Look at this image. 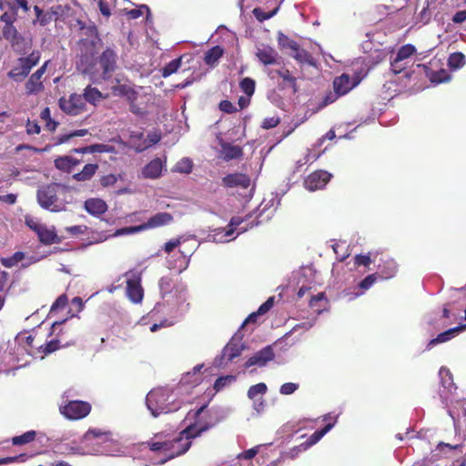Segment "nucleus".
<instances>
[{
	"mask_svg": "<svg viewBox=\"0 0 466 466\" xmlns=\"http://www.w3.org/2000/svg\"><path fill=\"white\" fill-rule=\"evenodd\" d=\"M101 45L102 40L95 25L81 28V37L77 42V46L79 62L84 73L94 75L97 72L95 56L97 54Z\"/></svg>",
	"mask_w": 466,
	"mask_h": 466,
	"instance_id": "obj_1",
	"label": "nucleus"
},
{
	"mask_svg": "<svg viewBox=\"0 0 466 466\" xmlns=\"http://www.w3.org/2000/svg\"><path fill=\"white\" fill-rule=\"evenodd\" d=\"M147 446L152 451H161L166 454V458L161 460L160 464H164L167 461L185 454L191 447L192 441H181L178 435L172 440H151L147 441Z\"/></svg>",
	"mask_w": 466,
	"mask_h": 466,
	"instance_id": "obj_2",
	"label": "nucleus"
},
{
	"mask_svg": "<svg viewBox=\"0 0 466 466\" xmlns=\"http://www.w3.org/2000/svg\"><path fill=\"white\" fill-rule=\"evenodd\" d=\"M63 186L59 183H50L40 187L36 193L37 202L41 208L51 212H59L63 209L59 202L58 193Z\"/></svg>",
	"mask_w": 466,
	"mask_h": 466,
	"instance_id": "obj_3",
	"label": "nucleus"
},
{
	"mask_svg": "<svg viewBox=\"0 0 466 466\" xmlns=\"http://www.w3.org/2000/svg\"><path fill=\"white\" fill-rule=\"evenodd\" d=\"M40 58L41 54L38 50H33L27 56L19 57L7 73L8 77L18 83L24 81L31 69L39 63Z\"/></svg>",
	"mask_w": 466,
	"mask_h": 466,
	"instance_id": "obj_4",
	"label": "nucleus"
},
{
	"mask_svg": "<svg viewBox=\"0 0 466 466\" xmlns=\"http://www.w3.org/2000/svg\"><path fill=\"white\" fill-rule=\"evenodd\" d=\"M117 60L116 52L111 47H106L99 56L95 58L97 72L93 76L98 75L102 80H109L117 68Z\"/></svg>",
	"mask_w": 466,
	"mask_h": 466,
	"instance_id": "obj_5",
	"label": "nucleus"
},
{
	"mask_svg": "<svg viewBox=\"0 0 466 466\" xmlns=\"http://www.w3.org/2000/svg\"><path fill=\"white\" fill-rule=\"evenodd\" d=\"M146 403L154 417L170 411L167 393L164 389L160 388L149 391L146 398Z\"/></svg>",
	"mask_w": 466,
	"mask_h": 466,
	"instance_id": "obj_6",
	"label": "nucleus"
},
{
	"mask_svg": "<svg viewBox=\"0 0 466 466\" xmlns=\"http://www.w3.org/2000/svg\"><path fill=\"white\" fill-rule=\"evenodd\" d=\"M123 276L127 278V297L133 303H140L144 298V289L141 285V271L130 269L127 271Z\"/></svg>",
	"mask_w": 466,
	"mask_h": 466,
	"instance_id": "obj_7",
	"label": "nucleus"
},
{
	"mask_svg": "<svg viewBox=\"0 0 466 466\" xmlns=\"http://www.w3.org/2000/svg\"><path fill=\"white\" fill-rule=\"evenodd\" d=\"M61 413L69 420H80L91 411V405L86 401L71 400L60 407Z\"/></svg>",
	"mask_w": 466,
	"mask_h": 466,
	"instance_id": "obj_8",
	"label": "nucleus"
},
{
	"mask_svg": "<svg viewBox=\"0 0 466 466\" xmlns=\"http://www.w3.org/2000/svg\"><path fill=\"white\" fill-rule=\"evenodd\" d=\"M59 107L70 116H78L86 111L85 98L81 95L71 94L68 98L59 99Z\"/></svg>",
	"mask_w": 466,
	"mask_h": 466,
	"instance_id": "obj_9",
	"label": "nucleus"
},
{
	"mask_svg": "<svg viewBox=\"0 0 466 466\" xmlns=\"http://www.w3.org/2000/svg\"><path fill=\"white\" fill-rule=\"evenodd\" d=\"M331 174L325 170H317L309 174L304 180L305 187L310 191L323 188L330 180Z\"/></svg>",
	"mask_w": 466,
	"mask_h": 466,
	"instance_id": "obj_10",
	"label": "nucleus"
},
{
	"mask_svg": "<svg viewBox=\"0 0 466 466\" xmlns=\"http://www.w3.org/2000/svg\"><path fill=\"white\" fill-rule=\"evenodd\" d=\"M243 350L244 345L241 343L240 339L232 338L222 350L219 364L232 361L235 358L240 356Z\"/></svg>",
	"mask_w": 466,
	"mask_h": 466,
	"instance_id": "obj_11",
	"label": "nucleus"
},
{
	"mask_svg": "<svg viewBox=\"0 0 466 466\" xmlns=\"http://www.w3.org/2000/svg\"><path fill=\"white\" fill-rule=\"evenodd\" d=\"M275 357L273 349L271 346L264 347L262 350L256 352L245 362V368L252 366H265L268 361L272 360Z\"/></svg>",
	"mask_w": 466,
	"mask_h": 466,
	"instance_id": "obj_12",
	"label": "nucleus"
},
{
	"mask_svg": "<svg viewBox=\"0 0 466 466\" xmlns=\"http://www.w3.org/2000/svg\"><path fill=\"white\" fill-rule=\"evenodd\" d=\"M174 221V217L168 212H157L142 223L144 230L154 229L167 226Z\"/></svg>",
	"mask_w": 466,
	"mask_h": 466,
	"instance_id": "obj_13",
	"label": "nucleus"
},
{
	"mask_svg": "<svg viewBox=\"0 0 466 466\" xmlns=\"http://www.w3.org/2000/svg\"><path fill=\"white\" fill-rule=\"evenodd\" d=\"M250 177L243 173L228 174L222 177V185L225 187H238L247 189L250 186Z\"/></svg>",
	"mask_w": 466,
	"mask_h": 466,
	"instance_id": "obj_14",
	"label": "nucleus"
},
{
	"mask_svg": "<svg viewBox=\"0 0 466 466\" xmlns=\"http://www.w3.org/2000/svg\"><path fill=\"white\" fill-rule=\"evenodd\" d=\"M256 57L264 66L277 65L280 59L279 53L269 46L258 47L256 51Z\"/></svg>",
	"mask_w": 466,
	"mask_h": 466,
	"instance_id": "obj_15",
	"label": "nucleus"
},
{
	"mask_svg": "<svg viewBox=\"0 0 466 466\" xmlns=\"http://www.w3.org/2000/svg\"><path fill=\"white\" fill-rule=\"evenodd\" d=\"M466 330V324H461L457 327L449 329L439 335H437L436 338L431 339L427 345V350H431L432 347H434L437 344L444 343L449 340H451L452 338H454L457 334L460 332Z\"/></svg>",
	"mask_w": 466,
	"mask_h": 466,
	"instance_id": "obj_16",
	"label": "nucleus"
},
{
	"mask_svg": "<svg viewBox=\"0 0 466 466\" xmlns=\"http://www.w3.org/2000/svg\"><path fill=\"white\" fill-rule=\"evenodd\" d=\"M272 73L277 74L282 79V83L280 84L282 89L290 88L292 94H296L299 91L297 77H295L287 67L282 66L279 69L272 71Z\"/></svg>",
	"mask_w": 466,
	"mask_h": 466,
	"instance_id": "obj_17",
	"label": "nucleus"
},
{
	"mask_svg": "<svg viewBox=\"0 0 466 466\" xmlns=\"http://www.w3.org/2000/svg\"><path fill=\"white\" fill-rule=\"evenodd\" d=\"M211 427L212 425L208 423H205L203 425H198V423H193L187 426L183 431H181L178 434V437H181V441H191L192 439L201 436L203 432L208 431Z\"/></svg>",
	"mask_w": 466,
	"mask_h": 466,
	"instance_id": "obj_18",
	"label": "nucleus"
},
{
	"mask_svg": "<svg viewBox=\"0 0 466 466\" xmlns=\"http://www.w3.org/2000/svg\"><path fill=\"white\" fill-rule=\"evenodd\" d=\"M84 208L87 213L92 216L98 217L107 211V204L101 198H88L84 203Z\"/></svg>",
	"mask_w": 466,
	"mask_h": 466,
	"instance_id": "obj_19",
	"label": "nucleus"
},
{
	"mask_svg": "<svg viewBox=\"0 0 466 466\" xmlns=\"http://www.w3.org/2000/svg\"><path fill=\"white\" fill-rule=\"evenodd\" d=\"M353 86L350 77L346 74L335 77L333 81V88L338 96L346 95L352 89Z\"/></svg>",
	"mask_w": 466,
	"mask_h": 466,
	"instance_id": "obj_20",
	"label": "nucleus"
},
{
	"mask_svg": "<svg viewBox=\"0 0 466 466\" xmlns=\"http://www.w3.org/2000/svg\"><path fill=\"white\" fill-rule=\"evenodd\" d=\"M163 163L160 158L157 157L151 160L142 170L143 177L146 178L155 179L161 176Z\"/></svg>",
	"mask_w": 466,
	"mask_h": 466,
	"instance_id": "obj_21",
	"label": "nucleus"
},
{
	"mask_svg": "<svg viewBox=\"0 0 466 466\" xmlns=\"http://www.w3.org/2000/svg\"><path fill=\"white\" fill-rule=\"evenodd\" d=\"M335 421L336 420L329 422L321 430L316 431L305 442H302L299 445V449H300V447H302V449H309V447L319 442L321 438L333 428Z\"/></svg>",
	"mask_w": 466,
	"mask_h": 466,
	"instance_id": "obj_22",
	"label": "nucleus"
},
{
	"mask_svg": "<svg viewBox=\"0 0 466 466\" xmlns=\"http://www.w3.org/2000/svg\"><path fill=\"white\" fill-rule=\"evenodd\" d=\"M39 241L45 245L59 244L60 237L55 231V228H48L46 225L42 227L37 234Z\"/></svg>",
	"mask_w": 466,
	"mask_h": 466,
	"instance_id": "obj_23",
	"label": "nucleus"
},
{
	"mask_svg": "<svg viewBox=\"0 0 466 466\" xmlns=\"http://www.w3.org/2000/svg\"><path fill=\"white\" fill-rule=\"evenodd\" d=\"M128 143L137 152H142L147 149L146 137L140 130L131 131L129 133Z\"/></svg>",
	"mask_w": 466,
	"mask_h": 466,
	"instance_id": "obj_24",
	"label": "nucleus"
},
{
	"mask_svg": "<svg viewBox=\"0 0 466 466\" xmlns=\"http://www.w3.org/2000/svg\"><path fill=\"white\" fill-rule=\"evenodd\" d=\"M80 164V160L70 156L59 157L55 160V167L66 173H70L73 168Z\"/></svg>",
	"mask_w": 466,
	"mask_h": 466,
	"instance_id": "obj_25",
	"label": "nucleus"
},
{
	"mask_svg": "<svg viewBox=\"0 0 466 466\" xmlns=\"http://www.w3.org/2000/svg\"><path fill=\"white\" fill-rule=\"evenodd\" d=\"M45 89L43 81L40 77H37L32 74L28 80L25 84V90L26 95H37Z\"/></svg>",
	"mask_w": 466,
	"mask_h": 466,
	"instance_id": "obj_26",
	"label": "nucleus"
},
{
	"mask_svg": "<svg viewBox=\"0 0 466 466\" xmlns=\"http://www.w3.org/2000/svg\"><path fill=\"white\" fill-rule=\"evenodd\" d=\"M97 169V164H86L80 172L74 174L72 178L79 182L90 180L96 173Z\"/></svg>",
	"mask_w": 466,
	"mask_h": 466,
	"instance_id": "obj_27",
	"label": "nucleus"
},
{
	"mask_svg": "<svg viewBox=\"0 0 466 466\" xmlns=\"http://www.w3.org/2000/svg\"><path fill=\"white\" fill-rule=\"evenodd\" d=\"M3 36L9 41L12 46H17L24 41V37L18 33L14 25L4 26Z\"/></svg>",
	"mask_w": 466,
	"mask_h": 466,
	"instance_id": "obj_28",
	"label": "nucleus"
},
{
	"mask_svg": "<svg viewBox=\"0 0 466 466\" xmlns=\"http://www.w3.org/2000/svg\"><path fill=\"white\" fill-rule=\"evenodd\" d=\"M223 158L227 161L238 159L243 156V150L239 146H233L229 143L222 145Z\"/></svg>",
	"mask_w": 466,
	"mask_h": 466,
	"instance_id": "obj_29",
	"label": "nucleus"
},
{
	"mask_svg": "<svg viewBox=\"0 0 466 466\" xmlns=\"http://www.w3.org/2000/svg\"><path fill=\"white\" fill-rule=\"evenodd\" d=\"M380 278L384 279H389L397 274L398 271V265L394 259L389 258L384 261L382 266H380Z\"/></svg>",
	"mask_w": 466,
	"mask_h": 466,
	"instance_id": "obj_30",
	"label": "nucleus"
},
{
	"mask_svg": "<svg viewBox=\"0 0 466 466\" xmlns=\"http://www.w3.org/2000/svg\"><path fill=\"white\" fill-rule=\"evenodd\" d=\"M94 440H98L99 442H105L108 440V432L103 431L100 429H90L83 436V441L86 443Z\"/></svg>",
	"mask_w": 466,
	"mask_h": 466,
	"instance_id": "obj_31",
	"label": "nucleus"
},
{
	"mask_svg": "<svg viewBox=\"0 0 466 466\" xmlns=\"http://www.w3.org/2000/svg\"><path fill=\"white\" fill-rule=\"evenodd\" d=\"M224 50L219 46H215L208 49L204 56V62L208 66H214L218 59L223 56Z\"/></svg>",
	"mask_w": 466,
	"mask_h": 466,
	"instance_id": "obj_32",
	"label": "nucleus"
},
{
	"mask_svg": "<svg viewBox=\"0 0 466 466\" xmlns=\"http://www.w3.org/2000/svg\"><path fill=\"white\" fill-rule=\"evenodd\" d=\"M82 96L85 98V102L91 104H96L103 98L102 93L96 87H92L91 86H87L85 88Z\"/></svg>",
	"mask_w": 466,
	"mask_h": 466,
	"instance_id": "obj_33",
	"label": "nucleus"
},
{
	"mask_svg": "<svg viewBox=\"0 0 466 466\" xmlns=\"http://www.w3.org/2000/svg\"><path fill=\"white\" fill-rule=\"evenodd\" d=\"M35 12V19L33 21L34 25H40L41 26H45L48 25L52 18L53 15L49 12H44L38 5H35L34 7Z\"/></svg>",
	"mask_w": 466,
	"mask_h": 466,
	"instance_id": "obj_34",
	"label": "nucleus"
},
{
	"mask_svg": "<svg viewBox=\"0 0 466 466\" xmlns=\"http://www.w3.org/2000/svg\"><path fill=\"white\" fill-rule=\"evenodd\" d=\"M36 432L35 431H28L22 435L15 436L12 438V444L15 446L25 445L35 441Z\"/></svg>",
	"mask_w": 466,
	"mask_h": 466,
	"instance_id": "obj_35",
	"label": "nucleus"
},
{
	"mask_svg": "<svg viewBox=\"0 0 466 466\" xmlns=\"http://www.w3.org/2000/svg\"><path fill=\"white\" fill-rule=\"evenodd\" d=\"M278 44L280 48L282 49H290V50H294V49H298V43L289 38L288 35H286L284 33L282 32H279L278 33Z\"/></svg>",
	"mask_w": 466,
	"mask_h": 466,
	"instance_id": "obj_36",
	"label": "nucleus"
},
{
	"mask_svg": "<svg viewBox=\"0 0 466 466\" xmlns=\"http://www.w3.org/2000/svg\"><path fill=\"white\" fill-rule=\"evenodd\" d=\"M415 52H416V48L413 45L407 44V45L402 46L397 53V56L395 57V64H399L402 60L409 58Z\"/></svg>",
	"mask_w": 466,
	"mask_h": 466,
	"instance_id": "obj_37",
	"label": "nucleus"
},
{
	"mask_svg": "<svg viewBox=\"0 0 466 466\" xmlns=\"http://www.w3.org/2000/svg\"><path fill=\"white\" fill-rule=\"evenodd\" d=\"M295 54L292 56L298 62L302 64L313 65V57L305 49L300 48L299 45H298V49L293 50Z\"/></svg>",
	"mask_w": 466,
	"mask_h": 466,
	"instance_id": "obj_38",
	"label": "nucleus"
},
{
	"mask_svg": "<svg viewBox=\"0 0 466 466\" xmlns=\"http://www.w3.org/2000/svg\"><path fill=\"white\" fill-rule=\"evenodd\" d=\"M180 66L181 57L173 59L161 69V76L165 78L168 77L172 74L176 73Z\"/></svg>",
	"mask_w": 466,
	"mask_h": 466,
	"instance_id": "obj_39",
	"label": "nucleus"
},
{
	"mask_svg": "<svg viewBox=\"0 0 466 466\" xmlns=\"http://www.w3.org/2000/svg\"><path fill=\"white\" fill-rule=\"evenodd\" d=\"M25 258V254L21 251L15 252L11 257L1 258L0 261L5 268H12Z\"/></svg>",
	"mask_w": 466,
	"mask_h": 466,
	"instance_id": "obj_40",
	"label": "nucleus"
},
{
	"mask_svg": "<svg viewBox=\"0 0 466 466\" xmlns=\"http://www.w3.org/2000/svg\"><path fill=\"white\" fill-rule=\"evenodd\" d=\"M465 56L461 52L452 53L448 59V65L451 68L458 69L464 66Z\"/></svg>",
	"mask_w": 466,
	"mask_h": 466,
	"instance_id": "obj_41",
	"label": "nucleus"
},
{
	"mask_svg": "<svg viewBox=\"0 0 466 466\" xmlns=\"http://www.w3.org/2000/svg\"><path fill=\"white\" fill-rule=\"evenodd\" d=\"M40 117L46 122V129H48L51 132H54L56 129V127L58 126V122H56L51 118V112H50L49 107H45L42 110V112L40 114Z\"/></svg>",
	"mask_w": 466,
	"mask_h": 466,
	"instance_id": "obj_42",
	"label": "nucleus"
},
{
	"mask_svg": "<svg viewBox=\"0 0 466 466\" xmlns=\"http://www.w3.org/2000/svg\"><path fill=\"white\" fill-rule=\"evenodd\" d=\"M144 10L147 12L146 21L148 22L151 13L149 7L146 5H141L138 8L127 11V15L129 19H137L144 14Z\"/></svg>",
	"mask_w": 466,
	"mask_h": 466,
	"instance_id": "obj_43",
	"label": "nucleus"
},
{
	"mask_svg": "<svg viewBox=\"0 0 466 466\" xmlns=\"http://www.w3.org/2000/svg\"><path fill=\"white\" fill-rule=\"evenodd\" d=\"M268 390V387L264 382H259L251 386L248 390V397L255 400L258 395H264Z\"/></svg>",
	"mask_w": 466,
	"mask_h": 466,
	"instance_id": "obj_44",
	"label": "nucleus"
},
{
	"mask_svg": "<svg viewBox=\"0 0 466 466\" xmlns=\"http://www.w3.org/2000/svg\"><path fill=\"white\" fill-rule=\"evenodd\" d=\"M239 86L248 96H251L255 92L256 82L250 77H245L240 81Z\"/></svg>",
	"mask_w": 466,
	"mask_h": 466,
	"instance_id": "obj_45",
	"label": "nucleus"
},
{
	"mask_svg": "<svg viewBox=\"0 0 466 466\" xmlns=\"http://www.w3.org/2000/svg\"><path fill=\"white\" fill-rule=\"evenodd\" d=\"M60 348V340L59 339H51L46 344L42 345L38 348V350L45 355L51 354Z\"/></svg>",
	"mask_w": 466,
	"mask_h": 466,
	"instance_id": "obj_46",
	"label": "nucleus"
},
{
	"mask_svg": "<svg viewBox=\"0 0 466 466\" xmlns=\"http://www.w3.org/2000/svg\"><path fill=\"white\" fill-rule=\"evenodd\" d=\"M185 241L186 238L184 236H179L166 242L163 249L167 254H170L176 248L179 247Z\"/></svg>",
	"mask_w": 466,
	"mask_h": 466,
	"instance_id": "obj_47",
	"label": "nucleus"
},
{
	"mask_svg": "<svg viewBox=\"0 0 466 466\" xmlns=\"http://www.w3.org/2000/svg\"><path fill=\"white\" fill-rule=\"evenodd\" d=\"M326 300V296L324 292H319L316 296L311 297L309 306L313 309L314 311L319 313L322 311V307L319 305V303Z\"/></svg>",
	"mask_w": 466,
	"mask_h": 466,
	"instance_id": "obj_48",
	"label": "nucleus"
},
{
	"mask_svg": "<svg viewBox=\"0 0 466 466\" xmlns=\"http://www.w3.org/2000/svg\"><path fill=\"white\" fill-rule=\"evenodd\" d=\"M379 277L378 273L368 275L359 283V288L362 290L369 289L377 281Z\"/></svg>",
	"mask_w": 466,
	"mask_h": 466,
	"instance_id": "obj_49",
	"label": "nucleus"
},
{
	"mask_svg": "<svg viewBox=\"0 0 466 466\" xmlns=\"http://www.w3.org/2000/svg\"><path fill=\"white\" fill-rule=\"evenodd\" d=\"M278 11V8L274 9L273 11L271 12H268V13H266L264 12L261 8L259 7H257V8H254L253 10V15L259 21V22H263L265 20H268L269 18H271L273 15H276Z\"/></svg>",
	"mask_w": 466,
	"mask_h": 466,
	"instance_id": "obj_50",
	"label": "nucleus"
},
{
	"mask_svg": "<svg viewBox=\"0 0 466 466\" xmlns=\"http://www.w3.org/2000/svg\"><path fill=\"white\" fill-rule=\"evenodd\" d=\"M431 18V13L430 11V3L426 1L425 6H423L422 10L418 15L419 22L426 25L430 22Z\"/></svg>",
	"mask_w": 466,
	"mask_h": 466,
	"instance_id": "obj_51",
	"label": "nucleus"
},
{
	"mask_svg": "<svg viewBox=\"0 0 466 466\" xmlns=\"http://www.w3.org/2000/svg\"><path fill=\"white\" fill-rule=\"evenodd\" d=\"M90 149L92 153H114L116 150L113 146L106 144L90 145Z\"/></svg>",
	"mask_w": 466,
	"mask_h": 466,
	"instance_id": "obj_52",
	"label": "nucleus"
},
{
	"mask_svg": "<svg viewBox=\"0 0 466 466\" xmlns=\"http://www.w3.org/2000/svg\"><path fill=\"white\" fill-rule=\"evenodd\" d=\"M280 122V118L277 116L265 117L261 123V128L270 129L277 127Z\"/></svg>",
	"mask_w": 466,
	"mask_h": 466,
	"instance_id": "obj_53",
	"label": "nucleus"
},
{
	"mask_svg": "<svg viewBox=\"0 0 466 466\" xmlns=\"http://www.w3.org/2000/svg\"><path fill=\"white\" fill-rule=\"evenodd\" d=\"M145 231L143 225L125 227L116 230V235H127V234H135L138 232Z\"/></svg>",
	"mask_w": 466,
	"mask_h": 466,
	"instance_id": "obj_54",
	"label": "nucleus"
},
{
	"mask_svg": "<svg viewBox=\"0 0 466 466\" xmlns=\"http://www.w3.org/2000/svg\"><path fill=\"white\" fill-rule=\"evenodd\" d=\"M133 87H131L129 85L127 84H117L114 86H112V93L115 96H126L130 90Z\"/></svg>",
	"mask_w": 466,
	"mask_h": 466,
	"instance_id": "obj_55",
	"label": "nucleus"
},
{
	"mask_svg": "<svg viewBox=\"0 0 466 466\" xmlns=\"http://www.w3.org/2000/svg\"><path fill=\"white\" fill-rule=\"evenodd\" d=\"M68 299L66 294L60 295L56 301L53 303L50 311L54 312L59 309H63L67 305Z\"/></svg>",
	"mask_w": 466,
	"mask_h": 466,
	"instance_id": "obj_56",
	"label": "nucleus"
},
{
	"mask_svg": "<svg viewBox=\"0 0 466 466\" xmlns=\"http://www.w3.org/2000/svg\"><path fill=\"white\" fill-rule=\"evenodd\" d=\"M192 169V162L188 158H184L177 162L176 165V170L180 173H190Z\"/></svg>",
	"mask_w": 466,
	"mask_h": 466,
	"instance_id": "obj_57",
	"label": "nucleus"
},
{
	"mask_svg": "<svg viewBox=\"0 0 466 466\" xmlns=\"http://www.w3.org/2000/svg\"><path fill=\"white\" fill-rule=\"evenodd\" d=\"M299 389L298 383L286 382L280 386L279 392L282 395H290Z\"/></svg>",
	"mask_w": 466,
	"mask_h": 466,
	"instance_id": "obj_58",
	"label": "nucleus"
},
{
	"mask_svg": "<svg viewBox=\"0 0 466 466\" xmlns=\"http://www.w3.org/2000/svg\"><path fill=\"white\" fill-rule=\"evenodd\" d=\"M371 262H372V260L370 258V254H368V255L359 254V255H356L354 258V264L356 267H360V266L369 267Z\"/></svg>",
	"mask_w": 466,
	"mask_h": 466,
	"instance_id": "obj_59",
	"label": "nucleus"
},
{
	"mask_svg": "<svg viewBox=\"0 0 466 466\" xmlns=\"http://www.w3.org/2000/svg\"><path fill=\"white\" fill-rule=\"evenodd\" d=\"M25 224L33 231L38 234L44 224H41L36 218L33 217H25Z\"/></svg>",
	"mask_w": 466,
	"mask_h": 466,
	"instance_id": "obj_60",
	"label": "nucleus"
},
{
	"mask_svg": "<svg viewBox=\"0 0 466 466\" xmlns=\"http://www.w3.org/2000/svg\"><path fill=\"white\" fill-rule=\"evenodd\" d=\"M274 305V297H269L263 304L259 306L257 314L259 316L266 314Z\"/></svg>",
	"mask_w": 466,
	"mask_h": 466,
	"instance_id": "obj_61",
	"label": "nucleus"
},
{
	"mask_svg": "<svg viewBox=\"0 0 466 466\" xmlns=\"http://www.w3.org/2000/svg\"><path fill=\"white\" fill-rule=\"evenodd\" d=\"M99 181L102 187H106L115 185L117 181V177L114 174H108L102 176Z\"/></svg>",
	"mask_w": 466,
	"mask_h": 466,
	"instance_id": "obj_62",
	"label": "nucleus"
},
{
	"mask_svg": "<svg viewBox=\"0 0 466 466\" xmlns=\"http://www.w3.org/2000/svg\"><path fill=\"white\" fill-rule=\"evenodd\" d=\"M219 109L228 114H232V113L237 112L236 106L228 100H222L219 103Z\"/></svg>",
	"mask_w": 466,
	"mask_h": 466,
	"instance_id": "obj_63",
	"label": "nucleus"
},
{
	"mask_svg": "<svg viewBox=\"0 0 466 466\" xmlns=\"http://www.w3.org/2000/svg\"><path fill=\"white\" fill-rule=\"evenodd\" d=\"M25 127H26V133L28 135H36V134H39L41 131L40 126L35 121L28 120Z\"/></svg>",
	"mask_w": 466,
	"mask_h": 466,
	"instance_id": "obj_64",
	"label": "nucleus"
}]
</instances>
